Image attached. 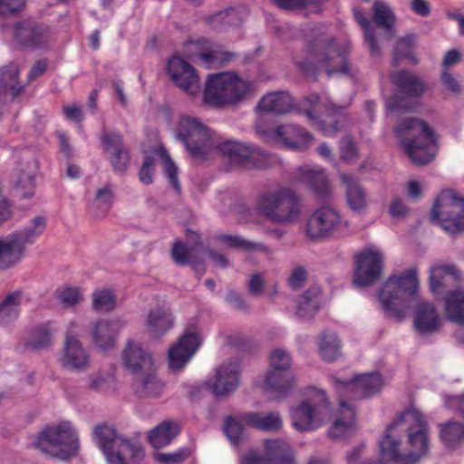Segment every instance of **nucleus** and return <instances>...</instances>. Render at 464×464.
Segmentation results:
<instances>
[{
    "mask_svg": "<svg viewBox=\"0 0 464 464\" xmlns=\"http://www.w3.org/2000/svg\"><path fill=\"white\" fill-rule=\"evenodd\" d=\"M384 461L411 464L429 450L426 422L421 413L410 409L387 426L378 442Z\"/></svg>",
    "mask_w": 464,
    "mask_h": 464,
    "instance_id": "f257e3e1",
    "label": "nucleus"
},
{
    "mask_svg": "<svg viewBox=\"0 0 464 464\" xmlns=\"http://www.w3.org/2000/svg\"><path fill=\"white\" fill-rule=\"evenodd\" d=\"M297 67L307 75L324 69L329 76L348 73L347 51L335 39L328 36L316 38L308 46V57L296 61Z\"/></svg>",
    "mask_w": 464,
    "mask_h": 464,
    "instance_id": "f03ea898",
    "label": "nucleus"
},
{
    "mask_svg": "<svg viewBox=\"0 0 464 464\" xmlns=\"http://www.w3.org/2000/svg\"><path fill=\"white\" fill-rule=\"evenodd\" d=\"M394 131L414 163L425 165L434 159L436 135L424 121L413 117L405 118L395 127Z\"/></svg>",
    "mask_w": 464,
    "mask_h": 464,
    "instance_id": "7ed1b4c3",
    "label": "nucleus"
},
{
    "mask_svg": "<svg viewBox=\"0 0 464 464\" xmlns=\"http://www.w3.org/2000/svg\"><path fill=\"white\" fill-rule=\"evenodd\" d=\"M92 436L107 464H138L144 457L143 446L120 434L113 425L98 424Z\"/></svg>",
    "mask_w": 464,
    "mask_h": 464,
    "instance_id": "20e7f679",
    "label": "nucleus"
},
{
    "mask_svg": "<svg viewBox=\"0 0 464 464\" xmlns=\"http://www.w3.org/2000/svg\"><path fill=\"white\" fill-rule=\"evenodd\" d=\"M419 286L417 269L411 268L400 276H391L383 284L379 299L387 316L401 322L410 308V298Z\"/></svg>",
    "mask_w": 464,
    "mask_h": 464,
    "instance_id": "39448f33",
    "label": "nucleus"
},
{
    "mask_svg": "<svg viewBox=\"0 0 464 464\" xmlns=\"http://www.w3.org/2000/svg\"><path fill=\"white\" fill-rule=\"evenodd\" d=\"M256 208L261 216L274 224L290 226L301 217V200L291 188L281 187L260 194Z\"/></svg>",
    "mask_w": 464,
    "mask_h": 464,
    "instance_id": "423d86ee",
    "label": "nucleus"
},
{
    "mask_svg": "<svg viewBox=\"0 0 464 464\" xmlns=\"http://www.w3.org/2000/svg\"><path fill=\"white\" fill-rule=\"evenodd\" d=\"M34 445L51 457L65 459L75 455L78 450V432L70 420L54 421L39 432Z\"/></svg>",
    "mask_w": 464,
    "mask_h": 464,
    "instance_id": "0eeeda50",
    "label": "nucleus"
},
{
    "mask_svg": "<svg viewBox=\"0 0 464 464\" xmlns=\"http://www.w3.org/2000/svg\"><path fill=\"white\" fill-rule=\"evenodd\" d=\"M304 396V399L290 411L292 425L299 431L316 430L329 419L328 397L324 390L316 387L306 388Z\"/></svg>",
    "mask_w": 464,
    "mask_h": 464,
    "instance_id": "6e6552de",
    "label": "nucleus"
},
{
    "mask_svg": "<svg viewBox=\"0 0 464 464\" xmlns=\"http://www.w3.org/2000/svg\"><path fill=\"white\" fill-rule=\"evenodd\" d=\"M250 92V83L229 72L209 74L204 90V102L221 108L242 102Z\"/></svg>",
    "mask_w": 464,
    "mask_h": 464,
    "instance_id": "1a4fd4ad",
    "label": "nucleus"
},
{
    "mask_svg": "<svg viewBox=\"0 0 464 464\" xmlns=\"http://www.w3.org/2000/svg\"><path fill=\"white\" fill-rule=\"evenodd\" d=\"M270 362L273 369L256 379L255 384L271 399L279 400L291 392L295 378L285 371L290 366V357L285 350H273Z\"/></svg>",
    "mask_w": 464,
    "mask_h": 464,
    "instance_id": "9d476101",
    "label": "nucleus"
},
{
    "mask_svg": "<svg viewBox=\"0 0 464 464\" xmlns=\"http://www.w3.org/2000/svg\"><path fill=\"white\" fill-rule=\"evenodd\" d=\"M430 218L451 235L460 233L464 230V198L454 190H443L432 207Z\"/></svg>",
    "mask_w": 464,
    "mask_h": 464,
    "instance_id": "9b49d317",
    "label": "nucleus"
},
{
    "mask_svg": "<svg viewBox=\"0 0 464 464\" xmlns=\"http://www.w3.org/2000/svg\"><path fill=\"white\" fill-rule=\"evenodd\" d=\"M178 137L189 154L198 160L205 159L218 143L213 132L207 126L189 116H183L180 119Z\"/></svg>",
    "mask_w": 464,
    "mask_h": 464,
    "instance_id": "f8f14e48",
    "label": "nucleus"
},
{
    "mask_svg": "<svg viewBox=\"0 0 464 464\" xmlns=\"http://www.w3.org/2000/svg\"><path fill=\"white\" fill-rule=\"evenodd\" d=\"M216 148L228 159L230 164L246 169H265L272 162L271 156L259 147L233 140L218 142Z\"/></svg>",
    "mask_w": 464,
    "mask_h": 464,
    "instance_id": "ddd939ff",
    "label": "nucleus"
},
{
    "mask_svg": "<svg viewBox=\"0 0 464 464\" xmlns=\"http://www.w3.org/2000/svg\"><path fill=\"white\" fill-rule=\"evenodd\" d=\"M348 227V222L332 207L323 206L308 218L305 235L311 240L327 239Z\"/></svg>",
    "mask_w": 464,
    "mask_h": 464,
    "instance_id": "4468645a",
    "label": "nucleus"
},
{
    "mask_svg": "<svg viewBox=\"0 0 464 464\" xmlns=\"http://www.w3.org/2000/svg\"><path fill=\"white\" fill-rule=\"evenodd\" d=\"M385 384L379 372L362 373L350 380H334V388L341 396L368 398L379 392Z\"/></svg>",
    "mask_w": 464,
    "mask_h": 464,
    "instance_id": "2eb2a0df",
    "label": "nucleus"
},
{
    "mask_svg": "<svg viewBox=\"0 0 464 464\" xmlns=\"http://www.w3.org/2000/svg\"><path fill=\"white\" fill-rule=\"evenodd\" d=\"M383 254L375 248L362 252L356 258L353 284L366 286L377 282L383 267Z\"/></svg>",
    "mask_w": 464,
    "mask_h": 464,
    "instance_id": "dca6fc26",
    "label": "nucleus"
},
{
    "mask_svg": "<svg viewBox=\"0 0 464 464\" xmlns=\"http://www.w3.org/2000/svg\"><path fill=\"white\" fill-rule=\"evenodd\" d=\"M16 42L32 50L43 49L47 46L51 38L50 27L34 19H25L14 26Z\"/></svg>",
    "mask_w": 464,
    "mask_h": 464,
    "instance_id": "f3484780",
    "label": "nucleus"
},
{
    "mask_svg": "<svg viewBox=\"0 0 464 464\" xmlns=\"http://www.w3.org/2000/svg\"><path fill=\"white\" fill-rule=\"evenodd\" d=\"M240 365L237 361L220 364L212 377L206 381V387L217 396L227 395L238 387L240 382Z\"/></svg>",
    "mask_w": 464,
    "mask_h": 464,
    "instance_id": "a211bd4d",
    "label": "nucleus"
},
{
    "mask_svg": "<svg viewBox=\"0 0 464 464\" xmlns=\"http://www.w3.org/2000/svg\"><path fill=\"white\" fill-rule=\"evenodd\" d=\"M168 73L174 83L184 92L194 96L200 91L199 78L196 70L180 57H173L168 63Z\"/></svg>",
    "mask_w": 464,
    "mask_h": 464,
    "instance_id": "6ab92c4d",
    "label": "nucleus"
},
{
    "mask_svg": "<svg viewBox=\"0 0 464 464\" xmlns=\"http://www.w3.org/2000/svg\"><path fill=\"white\" fill-rule=\"evenodd\" d=\"M104 151L109 155L112 169L117 174H124L130 165V153L123 145L122 137L118 132L104 131L101 136Z\"/></svg>",
    "mask_w": 464,
    "mask_h": 464,
    "instance_id": "aec40b11",
    "label": "nucleus"
},
{
    "mask_svg": "<svg viewBox=\"0 0 464 464\" xmlns=\"http://www.w3.org/2000/svg\"><path fill=\"white\" fill-rule=\"evenodd\" d=\"M343 106H336L332 102L325 104L326 120L323 121L314 116L312 111L306 112L312 124L326 137H333L343 130L348 124Z\"/></svg>",
    "mask_w": 464,
    "mask_h": 464,
    "instance_id": "412c9836",
    "label": "nucleus"
},
{
    "mask_svg": "<svg viewBox=\"0 0 464 464\" xmlns=\"http://www.w3.org/2000/svg\"><path fill=\"white\" fill-rule=\"evenodd\" d=\"M272 136L276 141H281L284 147L300 151L306 150L314 140L312 134L304 128L291 123L276 127Z\"/></svg>",
    "mask_w": 464,
    "mask_h": 464,
    "instance_id": "4be33fe9",
    "label": "nucleus"
},
{
    "mask_svg": "<svg viewBox=\"0 0 464 464\" xmlns=\"http://www.w3.org/2000/svg\"><path fill=\"white\" fill-rule=\"evenodd\" d=\"M262 454L250 451L242 460L241 464H269L276 462L291 453V446L284 440L270 439L264 441Z\"/></svg>",
    "mask_w": 464,
    "mask_h": 464,
    "instance_id": "5701e85b",
    "label": "nucleus"
},
{
    "mask_svg": "<svg viewBox=\"0 0 464 464\" xmlns=\"http://www.w3.org/2000/svg\"><path fill=\"white\" fill-rule=\"evenodd\" d=\"M461 280V273L453 264H437L430 269V289L435 295L443 294Z\"/></svg>",
    "mask_w": 464,
    "mask_h": 464,
    "instance_id": "b1692460",
    "label": "nucleus"
},
{
    "mask_svg": "<svg viewBox=\"0 0 464 464\" xmlns=\"http://www.w3.org/2000/svg\"><path fill=\"white\" fill-rule=\"evenodd\" d=\"M357 429L354 409L343 401L334 412L333 423L328 434L334 439H342L353 434Z\"/></svg>",
    "mask_w": 464,
    "mask_h": 464,
    "instance_id": "393cba45",
    "label": "nucleus"
},
{
    "mask_svg": "<svg viewBox=\"0 0 464 464\" xmlns=\"http://www.w3.org/2000/svg\"><path fill=\"white\" fill-rule=\"evenodd\" d=\"M175 324L174 316L169 308L158 306L150 309L146 316L144 326L152 338H161Z\"/></svg>",
    "mask_w": 464,
    "mask_h": 464,
    "instance_id": "a878e982",
    "label": "nucleus"
},
{
    "mask_svg": "<svg viewBox=\"0 0 464 464\" xmlns=\"http://www.w3.org/2000/svg\"><path fill=\"white\" fill-rule=\"evenodd\" d=\"M441 322V317L431 303L422 302L416 307L413 325L419 334L427 335L439 331Z\"/></svg>",
    "mask_w": 464,
    "mask_h": 464,
    "instance_id": "bb28decb",
    "label": "nucleus"
},
{
    "mask_svg": "<svg viewBox=\"0 0 464 464\" xmlns=\"http://www.w3.org/2000/svg\"><path fill=\"white\" fill-rule=\"evenodd\" d=\"M391 82L401 93L411 98L421 97L427 89L421 78L403 69L392 73Z\"/></svg>",
    "mask_w": 464,
    "mask_h": 464,
    "instance_id": "cd10ccee",
    "label": "nucleus"
},
{
    "mask_svg": "<svg viewBox=\"0 0 464 464\" xmlns=\"http://www.w3.org/2000/svg\"><path fill=\"white\" fill-rule=\"evenodd\" d=\"M19 66L14 63L0 68V102L8 95L14 99L24 91V85L19 81Z\"/></svg>",
    "mask_w": 464,
    "mask_h": 464,
    "instance_id": "c85d7f7f",
    "label": "nucleus"
},
{
    "mask_svg": "<svg viewBox=\"0 0 464 464\" xmlns=\"http://www.w3.org/2000/svg\"><path fill=\"white\" fill-rule=\"evenodd\" d=\"M340 179L345 186V198L349 208L361 212L367 207V196L358 179L348 173H341Z\"/></svg>",
    "mask_w": 464,
    "mask_h": 464,
    "instance_id": "c756f323",
    "label": "nucleus"
},
{
    "mask_svg": "<svg viewBox=\"0 0 464 464\" xmlns=\"http://www.w3.org/2000/svg\"><path fill=\"white\" fill-rule=\"evenodd\" d=\"M294 107V100L287 92H275L263 96L256 110L266 113L285 114Z\"/></svg>",
    "mask_w": 464,
    "mask_h": 464,
    "instance_id": "7c9ffc66",
    "label": "nucleus"
},
{
    "mask_svg": "<svg viewBox=\"0 0 464 464\" xmlns=\"http://www.w3.org/2000/svg\"><path fill=\"white\" fill-rule=\"evenodd\" d=\"M298 179L307 185L316 195L326 197L330 188L325 173L317 167L303 166L299 169Z\"/></svg>",
    "mask_w": 464,
    "mask_h": 464,
    "instance_id": "2f4dec72",
    "label": "nucleus"
},
{
    "mask_svg": "<svg viewBox=\"0 0 464 464\" xmlns=\"http://www.w3.org/2000/svg\"><path fill=\"white\" fill-rule=\"evenodd\" d=\"M179 432V426L174 420H164L147 433L148 442L154 449L169 445Z\"/></svg>",
    "mask_w": 464,
    "mask_h": 464,
    "instance_id": "473e14b6",
    "label": "nucleus"
},
{
    "mask_svg": "<svg viewBox=\"0 0 464 464\" xmlns=\"http://www.w3.org/2000/svg\"><path fill=\"white\" fill-rule=\"evenodd\" d=\"M191 45H195L198 58L207 69L222 67L237 57L236 53L225 51L220 47L198 48V44L193 43Z\"/></svg>",
    "mask_w": 464,
    "mask_h": 464,
    "instance_id": "72a5a7b5",
    "label": "nucleus"
},
{
    "mask_svg": "<svg viewBox=\"0 0 464 464\" xmlns=\"http://www.w3.org/2000/svg\"><path fill=\"white\" fill-rule=\"evenodd\" d=\"M24 250L12 235L0 239V269L5 270L16 266L22 260Z\"/></svg>",
    "mask_w": 464,
    "mask_h": 464,
    "instance_id": "f704fd0d",
    "label": "nucleus"
},
{
    "mask_svg": "<svg viewBox=\"0 0 464 464\" xmlns=\"http://www.w3.org/2000/svg\"><path fill=\"white\" fill-rule=\"evenodd\" d=\"M24 297L22 290L11 292L0 303V325L8 326L14 323L20 314V305Z\"/></svg>",
    "mask_w": 464,
    "mask_h": 464,
    "instance_id": "c9c22d12",
    "label": "nucleus"
},
{
    "mask_svg": "<svg viewBox=\"0 0 464 464\" xmlns=\"http://www.w3.org/2000/svg\"><path fill=\"white\" fill-rule=\"evenodd\" d=\"M243 421L249 426L265 431H277L283 424L277 412H248L243 416Z\"/></svg>",
    "mask_w": 464,
    "mask_h": 464,
    "instance_id": "e433bc0d",
    "label": "nucleus"
},
{
    "mask_svg": "<svg viewBox=\"0 0 464 464\" xmlns=\"http://www.w3.org/2000/svg\"><path fill=\"white\" fill-rule=\"evenodd\" d=\"M204 22L214 30L222 31L240 25L242 17L236 8L229 7L206 16Z\"/></svg>",
    "mask_w": 464,
    "mask_h": 464,
    "instance_id": "4c0bfd02",
    "label": "nucleus"
},
{
    "mask_svg": "<svg viewBox=\"0 0 464 464\" xmlns=\"http://www.w3.org/2000/svg\"><path fill=\"white\" fill-rule=\"evenodd\" d=\"M36 170L37 162L34 159L28 160L25 166L19 169L15 190L22 198H29L33 197L34 193V177Z\"/></svg>",
    "mask_w": 464,
    "mask_h": 464,
    "instance_id": "58836bf2",
    "label": "nucleus"
},
{
    "mask_svg": "<svg viewBox=\"0 0 464 464\" xmlns=\"http://www.w3.org/2000/svg\"><path fill=\"white\" fill-rule=\"evenodd\" d=\"M46 229V218L35 217L24 228L15 231L12 236L24 248L25 245L33 244L41 237Z\"/></svg>",
    "mask_w": 464,
    "mask_h": 464,
    "instance_id": "ea45409f",
    "label": "nucleus"
},
{
    "mask_svg": "<svg viewBox=\"0 0 464 464\" xmlns=\"http://www.w3.org/2000/svg\"><path fill=\"white\" fill-rule=\"evenodd\" d=\"M91 334L98 348H111L116 345L115 325L109 321L95 323Z\"/></svg>",
    "mask_w": 464,
    "mask_h": 464,
    "instance_id": "a19ab883",
    "label": "nucleus"
},
{
    "mask_svg": "<svg viewBox=\"0 0 464 464\" xmlns=\"http://www.w3.org/2000/svg\"><path fill=\"white\" fill-rule=\"evenodd\" d=\"M447 318L458 324H464V291H450L445 296Z\"/></svg>",
    "mask_w": 464,
    "mask_h": 464,
    "instance_id": "79ce46f5",
    "label": "nucleus"
},
{
    "mask_svg": "<svg viewBox=\"0 0 464 464\" xmlns=\"http://www.w3.org/2000/svg\"><path fill=\"white\" fill-rule=\"evenodd\" d=\"M218 239L229 248L242 250L247 253H267L269 251L268 247L266 245L259 242L247 240L238 235L222 234L218 236Z\"/></svg>",
    "mask_w": 464,
    "mask_h": 464,
    "instance_id": "37998d69",
    "label": "nucleus"
},
{
    "mask_svg": "<svg viewBox=\"0 0 464 464\" xmlns=\"http://www.w3.org/2000/svg\"><path fill=\"white\" fill-rule=\"evenodd\" d=\"M123 365L131 372L150 369L151 359L146 350H124L122 353Z\"/></svg>",
    "mask_w": 464,
    "mask_h": 464,
    "instance_id": "c03bdc74",
    "label": "nucleus"
},
{
    "mask_svg": "<svg viewBox=\"0 0 464 464\" xmlns=\"http://www.w3.org/2000/svg\"><path fill=\"white\" fill-rule=\"evenodd\" d=\"M353 16L355 21L363 30L364 40L370 47L371 54L378 56L381 53L377 40L374 35L373 27L362 11L358 8L353 9Z\"/></svg>",
    "mask_w": 464,
    "mask_h": 464,
    "instance_id": "a18cd8bd",
    "label": "nucleus"
},
{
    "mask_svg": "<svg viewBox=\"0 0 464 464\" xmlns=\"http://www.w3.org/2000/svg\"><path fill=\"white\" fill-rule=\"evenodd\" d=\"M374 23L384 29H391L394 24L395 16L389 5L381 0H375L372 5Z\"/></svg>",
    "mask_w": 464,
    "mask_h": 464,
    "instance_id": "49530a36",
    "label": "nucleus"
},
{
    "mask_svg": "<svg viewBox=\"0 0 464 464\" xmlns=\"http://www.w3.org/2000/svg\"><path fill=\"white\" fill-rule=\"evenodd\" d=\"M88 360L86 350H63L60 355L62 365L71 370L83 369L88 364Z\"/></svg>",
    "mask_w": 464,
    "mask_h": 464,
    "instance_id": "de8ad7c7",
    "label": "nucleus"
},
{
    "mask_svg": "<svg viewBox=\"0 0 464 464\" xmlns=\"http://www.w3.org/2000/svg\"><path fill=\"white\" fill-rule=\"evenodd\" d=\"M441 440L448 447H453L464 439V425L459 422H449L441 426Z\"/></svg>",
    "mask_w": 464,
    "mask_h": 464,
    "instance_id": "09e8293b",
    "label": "nucleus"
},
{
    "mask_svg": "<svg viewBox=\"0 0 464 464\" xmlns=\"http://www.w3.org/2000/svg\"><path fill=\"white\" fill-rule=\"evenodd\" d=\"M196 350H169L167 362L172 372L182 370L194 357Z\"/></svg>",
    "mask_w": 464,
    "mask_h": 464,
    "instance_id": "8fccbe9b",
    "label": "nucleus"
},
{
    "mask_svg": "<svg viewBox=\"0 0 464 464\" xmlns=\"http://www.w3.org/2000/svg\"><path fill=\"white\" fill-rule=\"evenodd\" d=\"M116 306V298L109 289H98L92 294V308L95 311H111Z\"/></svg>",
    "mask_w": 464,
    "mask_h": 464,
    "instance_id": "3c124183",
    "label": "nucleus"
},
{
    "mask_svg": "<svg viewBox=\"0 0 464 464\" xmlns=\"http://www.w3.org/2000/svg\"><path fill=\"white\" fill-rule=\"evenodd\" d=\"M318 310V302L311 291L304 292L297 300V314L300 317H311Z\"/></svg>",
    "mask_w": 464,
    "mask_h": 464,
    "instance_id": "603ef678",
    "label": "nucleus"
},
{
    "mask_svg": "<svg viewBox=\"0 0 464 464\" xmlns=\"http://www.w3.org/2000/svg\"><path fill=\"white\" fill-rule=\"evenodd\" d=\"M203 336L201 333L194 326L187 328L184 334L179 338L176 344L169 348H199L202 344Z\"/></svg>",
    "mask_w": 464,
    "mask_h": 464,
    "instance_id": "864d4df0",
    "label": "nucleus"
},
{
    "mask_svg": "<svg viewBox=\"0 0 464 464\" xmlns=\"http://www.w3.org/2000/svg\"><path fill=\"white\" fill-rule=\"evenodd\" d=\"M156 153L160 157V159L164 161V169L166 176L168 177L169 183L174 188V189L178 192L180 191V185L178 179V168L175 163L172 161L168 151L160 147L158 148Z\"/></svg>",
    "mask_w": 464,
    "mask_h": 464,
    "instance_id": "5fc2aeb1",
    "label": "nucleus"
},
{
    "mask_svg": "<svg viewBox=\"0 0 464 464\" xmlns=\"http://www.w3.org/2000/svg\"><path fill=\"white\" fill-rule=\"evenodd\" d=\"M31 343L34 348H44L53 344V333L45 325H38L31 331Z\"/></svg>",
    "mask_w": 464,
    "mask_h": 464,
    "instance_id": "6e6d98bb",
    "label": "nucleus"
},
{
    "mask_svg": "<svg viewBox=\"0 0 464 464\" xmlns=\"http://www.w3.org/2000/svg\"><path fill=\"white\" fill-rule=\"evenodd\" d=\"M162 390L163 383L155 375L147 376L138 387L140 394L147 397H158L161 394Z\"/></svg>",
    "mask_w": 464,
    "mask_h": 464,
    "instance_id": "4d7b16f0",
    "label": "nucleus"
},
{
    "mask_svg": "<svg viewBox=\"0 0 464 464\" xmlns=\"http://www.w3.org/2000/svg\"><path fill=\"white\" fill-rule=\"evenodd\" d=\"M410 97H401L397 94L392 95L386 102V107L390 111L403 113L415 110V104L409 99Z\"/></svg>",
    "mask_w": 464,
    "mask_h": 464,
    "instance_id": "13d9d810",
    "label": "nucleus"
},
{
    "mask_svg": "<svg viewBox=\"0 0 464 464\" xmlns=\"http://www.w3.org/2000/svg\"><path fill=\"white\" fill-rule=\"evenodd\" d=\"M191 454L188 449H180L171 453L158 452L154 459L162 464H179L187 459Z\"/></svg>",
    "mask_w": 464,
    "mask_h": 464,
    "instance_id": "bf43d9fd",
    "label": "nucleus"
},
{
    "mask_svg": "<svg viewBox=\"0 0 464 464\" xmlns=\"http://www.w3.org/2000/svg\"><path fill=\"white\" fill-rule=\"evenodd\" d=\"M224 430L233 444L238 443L244 434L242 422L235 418H227L226 420Z\"/></svg>",
    "mask_w": 464,
    "mask_h": 464,
    "instance_id": "052dcab7",
    "label": "nucleus"
},
{
    "mask_svg": "<svg viewBox=\"0 0 464 464\" xmlns=\"http://www.w3.org/2000/svg\"><path fill=\"white\" fill-rule=\"evenodd\" d=\"M358 155V150L353 139L345 136L340 140V156L343 161H351Z\"/></svg>",
    "mask_w": 464,
    "mask_h": 464,
    "instance_id": "680f3d73",
    "label": "nucleus"
},
{
    "mask_svg": "<svg viewBox=\"0 0 464 464\" xmlns=\"http://www.w3.org/2000/svg\"><path fill=\"white\" fill-rule=\"evenodd\" d=\"M413 36H405L400 39L395 47L393 53V65H399V60L402 57H406L411 53V46L413 44Z\"/></svg>",
    "mask_w": 464,
    "mask_h": 464,
    "instance_id": "e2e57ef3",
    "label": "nucleus"
},
{
    "mask_svg": "<svg viewBox=\"0 0 464 464\" xmlns=\"http://www.w3.org/2000/svg\"><path fill=\"white\" fill-rule=\"evenodd\" d=\"M57 296L61 304L65 307H72L77 304L81 299V294L77 288L68 287L57 291Z\"/></svg>",
    "mask_w": 464,
    "mask_h": 464,
    "instance_id": "0e129e2a",
    "label": "nucleus"
},
{
    "mask_svg": "<svg viewBox=\"0 0 464 464\" xmlns=\"http://www.w3.org/2000/svg\"><path fill=\"white\" fill-rule=\"evenodd\" d=\"M440 82L444 89L452 94L459 95L461 93V84L448 69L443 70L440 75Z\"/></svg>",
    "mask_w": 464,
    "mask_h": 464,
    "instance_id": "69168bd1",
    "label": "nucleus"
},
{
    "mask_svg": "<svg viewBox=\"0 0 464 464\" xmlns=\"http://www.w3.org/2000/svg\"><path fill=\"white\" fill-rule=\"evenodd\" d=\"M154 159L150 156H147L140 167L138 173L140 181L144 185H150L153 182L154 175Z\"/></svg>",
    "mask_w": 464,
    "mask_h": 464,
    "instance_id": "338daca9",
    "label": "nucleus"
},
{
    "mask_svg": "<svg viewBox=\"0 0 464 464\" xmlns=\"http://www.w3.org/2000/svg\"><path fill=\"white\" fill-rule=\"evenodd\" d=\"M113 195L110 188L105 187L99 189L96 193L93 204L95 207L102 208L105 213L112 203Z\"/></svg>",
    "mask_w": 464,
    "mask_h": 464,
    "instance_id": "774afa93",
    "label": "nucleus"
}]
</instances>
